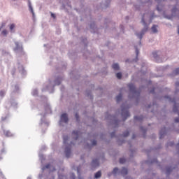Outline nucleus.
Listing matches in <instances>:
<instances>
[{"instance_id": "obj_1", "label": "nucleus", "mask_w": 179, "mask_h": 179, "mask_svg": "<svg viewBox=\"0 0 179 179\" xmlns=\"http://www.w3.org/2000/svg\"><path fill=\"white\" fill-rule=\"evenodd\" d=\"M64 139V145L66 146L65 148V154L66 157H71V146L72 145H75L73 142H70L69 143V137L68 136H64L63 137Z\"/></svg>"}, {"instance_id": "obj_2", "label": "nucleus", "mask_w": 179, "mask_h": 179, "mask_svg": "<svg viewBox=\"0 0 179 179\" xmlns=\"http://www.w3.org/2000/svg\"><path fill=\"white\" fill-rule=\"evenodd\" d=\"M141 23L143 26H144L143 29L141 31L140 34H136V35L137 36V37H138V38H140V40H142V37H143V34H145V33L148 31V26L146 24V22H145V17H143Z\"/></svg>"}, {"instance_id": "obj_3", "label": "nucleus", "mask_w": 179, "mask_h": 179, "mask_svg": "<svg viewBox=\"0 0 179 179\" xmlns=\"http://www.w3.org/2000/svg\"><path fill=\"white\" fill-rule=\"evenodd\" d=\"M129 88L130 90L129 97H131V94L133 95V97H136V96H139V92H137L135 90V85L133 84H129Z\"/></svg>"}, {"instance_id": "obj_4", "label": "nucleus", "mask_w": 179, "mask_h": 179, "mask_svg": "<svg viewBox=\"0 0 179 179\" xmlns=\"http://www.w3.org/2000/svg\"><path fill=\"white\" fill-rule=\"evenodd\" d=\"M128 108H129V107H125L124 106V105L122 106V117L124 118V121H125V120H127V118H128V117L129 116V112H128Z\"/></svg>"}, {"instance_id": "obj_5", "label": "nucleus", "mask_w": 179, "mask_h": 179, "mask_svg": "<svg viewBox=\"0 0 179 179\" xmlns=\"http://www.w3.org/2000/svg\"><path fill=\"white\" fill-rule=\"evenodd\" d=\"M15 47L14 48L15 52L19 53L23 51V47L22 46V43L19 42H15Z\"/></svg>"}, {"instance_id": "obj_6", "label": "nucleus", "mask_w": 179, "mask_h": 179, "mask_svg": "<svg viewBox=\"0 0 179 179\" xmlns=\"http://www.w3.org/2000/svg\"><path fill=\"white\" fill-rule=\"evenodd\" d=\"M62 122L68 124V115L66 113H64L61 115L59 124L62 125Z\"/></svg>"}, {"instance_id": "obj_7", "label": "nucleus", "mask_w": 179, "mask_h": 179, "mask_svg": "<svg viewBox=\"0 0 179 179\" xmlns=\"http://www.w3.org/2000/svg\"><path fill=\"white\" fill-rule=\"evenodd\" d=\"M72 136L74 141H76V142H78V141L80 140L79 136H80V131H73Z\"/></svg>"}, {"instance_id": "obj_8", "label": "nucleus", "mask_w": 179, "mask_h": 179, "mask_svg": "<svg viewBox=\"0 0 179 179\" xmlns=\"http://www.w3.org/2000/svg\"><path fill=\"white\" fill-rule=\"evenodd\" d=\"M112 68L114 71H120V65L117 63H114Z\"/></svg>"}, {"instance_id": "obj_9", "label": "nucleus", "mask_w": 179, "mask_h": 179, "mask_svg": "<svg viewBox=\"0 0 179 179\" xmlns=\"http://www.w3.org/2000/svg\"><path fill=\"white\" fill-rule=\"evenodd\" d=\"M93 167H97L99 166V159H93L92 162Z\"/></svg>"}, {"instance_id": "obj_10", "label": "nucleus", "mask_w": 179, "mask_h": 179, "mask_svg": "<svg viewBox=\"0 0 179 179\" xmlns=\"http://www.w3.org/2000/svg\"><path fill=\"white\" fill-rule=\"evenodd\" d=\"M121 174L122 176H127V174H128V169H127V168H122L121 171Z\"/></svg>"}, {"instance_id": "obj_11", "label": "nucleus", "mask_w": 179, "mask_h": 179, "mask_svg": "<svg viewBox=\"0 0 179 179\" xmlns=\"http://www.w3.org/2000/svg\"><path fill=\"white\" fill-rule=\"evenodd\" d=\"M122 99V95L121 94H120L119 95H117L116 96V101L117 103H120V101H121V99Z\"/></svg>"}, {"instance_id": "obj_12", "label": "nucleus", "mask_w": 179, "mask_h": 179, "mask_svg": "<svg viewBox=\"0 0 179 179\" xmlns=\"http://www.w3.org/2000/svg\"><path fill=\"white\" fill-rule=\"evenodd\" d=\"M118 173H120L118 168H115L112 172V174H113V176H117V174H118Z\"/></svg>"}, {"instance_id": "obj_13", "label": "nucleus", "mask_w": 179, "mask_h": 179, "mask_svg": "<svg viewBox=\"0 0 179 179\" xmlns=\"http://www.w3.org/2000/svg\"><path fill=\"white\" fill-rule=\"evenodd\" d=\"M101 177V171H99L95 173L94 178H100Z\"/></svg>"}, {"instance_id": "obj_14", "label": "nucleus", "mask_w": 179, "mask_h": 179, "mask_svg": "<svg viewBox=\"0 0 179 179\" xmlns=\"http://www.w3.org/2000/svg\"><path fill=\"white\" fill-rule=\"evenodd\" d=\"M151 29H152V33H157L158 31H157V25H153Z\"/></svg>"}, {"instance_id": "obj_15", "label": "nucleus", "mask_w": 179, "mask_h": 179, "mask_svg": "<svg viewBox=\"0 0 179 179\" xmlns=\"http://www.w3.org/2000/svg\"><path fill=\"white\" fill-rule=\"evenodd\" d=\"M20 72L22 75H26V71L24 70V69L22 66L20 67Z\"/></svg>"}, {"instance_id": "obj_16", "label": "nucleus", "mask_w": 179, "mask_h": 179, "mask_svg": "<svg viewBox=\"0 0 179 179\" xmlns=\"http://www.w3.org/2000/svg\"><path fill=\"white\" fill-rule=\"evenodd\" d=\"M29 10L31 12L33 16H34V10H33V7L31 6V3H29Z\"/></svg>"}, {"instance_id": "obj_17", "label": "nucleus", "mask_w": 179, "mask_h": 179, "mask_svg": "<svg viewBox=\"0 0 179 179\" xmlns=\"http://www.w3.org/2000/svg\"><path fill=\"white\" fill-rule=\"evenodd\" d=\"M4 135L6 136H13L12 133H10V131H4Z\"/></svg>"}, {"instance_id": "obj_18", "label": "nucleus", "mask_w": 179, "mask_h": 179, "mask_svg": "<svg viewBox=\"0 0 179 179\" xmlns=\"http://www.w3.org/2000/svg\"><path fill=\"white\" fill-rule=\"evenodd\" d=\"M1 35L5 36H8V31L6 29L3 30L1 31Z\"/></svg>"}, {"instance_id": "obj_19", "label": "nucleus", "mask_w": 179, "mask_h": 179, "mask_svg": "<svg viewBox=\"0 0 179 179\" xmlns=\"http://www.w3.org/2000/svg\"><path fill=\"white\" fill-rule=\"evenodd\" d=\"M116 77L117 78V79H121V78H122V73H116Z\"/></svg>"}, {"instance_id": "obj_20", "label": "nucleus", "mask_w": 179, "mask_h": 179, "mask_svg": "<svg viewBox=\"0 0 179 179\" xmlns=\"http://www.w3.org/2000/svg\"><path fill=\"white\" fill-rule=\"evenodd\" d=\"M45 110L48 114H50V113H51V107H50V106H48Z\"/></svg>"}, {"instance_id": "obj_21", "label": "nucleus", "mask_w": 179, "mask_h": 179, "mask_svg": "<svg viewBox=\"0 0 179 179\" xmlns=\"http://www.w3.org/2000/svg\"><path fill=\"white\" fill-rule=\"evenodd\" d=\"M55 85H61V80L60 79H57L55 81Z\"/></svg>"}, {"instance_id": "obj_22", "label": "nucleus", "mask_w": 179, "mask_h": 179, "mask_svg": "<svg viewBox=\"0 0 179 179\" xmlns=\"http://www.w3.org/2000/svg\"><path fill=\"white\" fill-rule=\"evenodd\" d=\"M45 169H51V165L50 164H47L45 166L42 168L43 171H44V170H45Z\"/></svg>"}, {"instance_id": "obj_23", "label": "nucleus", "mask_w": 179, "mask_h": 179, "mask_svg": "<svg viewBox=\"0 0 179 179\" xmlns=\"http://www.w3.org/2000/svg\"><path fill=\"white\" fill-rule=\"evenodd\" d=\"M125 162H126V159L124 158H120V163L121 164H124V163H125Z\"/></svg>"}, {"instance_id": "obj_24", "label": "nucleus", "mask_w": 179, "mask_h": 179, "mask_svg": "<svg viewBox=\"0 0 179 179\" xmlns=\"http://www.w3.org/2000/svg\"><path fill=\"white\" fill-rule=\"evenodd\" d=\"M166 99H168L170 101H172V103H175V106L177 104V102L176 101H175V99L171 101V98H170L169 96H167Z\"/></svg>"}, {"instance_id": "obj_25", "label": "nucleus", "mask_w": 179, "mask_h": 179, "mask_svg": "<svg viewBox=\"0 0 179 179\" xmlns=\"http://www.w3.org/2000/svg\"><path fill=\"white\" fill-rule=\"evenodd\" d=\"M13 29H15V24H12L10 25V30L13 31Z\"/></svg>"}, {"instance_id": "obj_26", "label": "nucleus", "mask_w": 179, "mask_h": 179, "mask_svg": "<svg viewBox=\"0 0 179 179\" xmlns=\"http://www.w3.org/2000/svg\"><path fill=\"white\" fill-rule=\"evenodd\" d=\"M5 96V91H0V97H3Z\"/></svg>"}, {"instance_id": "obj_27", "label": "nucleus", "mask_w": 179, "mask_h": 179, "mask_svg": "<svg viewBox=\"0 0 179 179\" xmlns=\"http://www.w3.org/2000/svg\"><path fill=\"white\" fill-rule=\"evenodd\" d=\"M128 135H129V132L128 131H126L124 134H123V136L124 138H126V136H128Z\"/></svg>"}, {"instance_id": "obj_28", "label": "nucleus", "mask_w": 179, "mask_h": 179, "mask_svg": "<svg viewBox=\"0 0 179 179\" xmlns=\"http://www.w3.org/2000/svg\"><path fill=\"white\" fill-rule=\"evenodd\" d=\"M77 173L78 174V178L79 179H83L82 177H80V172L79 168H78V169H77Z\"/></svg>"}, {"instance_id": "obj_29", "label": "nucleus", "mask_w": 179, "mask_h": 179, "mask_svg": "<svg viewBox=\"0 0 179 179\" xmlns=\"http://www.w3.org/2000/svg\"><path fill=\"white\" fill-rule=\"evenodd\" d=\"M173 73H175V75H178L179 74V68L176 69L174 71Z\"/></svg>"}, {"instance_id": "obj_30", "label": "nucleus", "mask_w": 179, "mask_h": 179, "mask_svg": "<svg viewBox=\"0 0 179 179\" xmlns=\"http://www.w3.org/2000/svg\"><path fill=\"white\" fill-rule=\"evenodd\" d=\"M32 95L33 96H37V90H34L32 91Z\"/></svg>"}, {"instance_id": "obj_31", "label": "nucleus", "mask_w": 179, "mask_h": 179, "mask_svg": "<svg viewBox=\"0 0 179 179\" xmlns=\"http://www.w3.org/2000/svg\"><path fill=\"white\" fill-rule=\"evenodd\" d=\"M52 89H54L53 86H48L46 87V90H52Z\"/></svg>"}, {"instance_id": "obj_32", "label": "nucleus", "mask_w": 179, "mask_h": 179, "mask_svg": "<svg viewBox=\"0 0 179 179\" xmlns=\"http://www.w3.org/2000/svg\"><path fill=\"white\" fill-rule=\"evenodd\" d=\"M96 143H97V141H96L95 140L92 141V146H95V145H96Z\"/></svg>"}, {"instance_id": "obj_33", "label": "nucleus", "mask_w": 179, "mask_h": 179, "mask_svg": "<svg viewBox=\"0 0 179 179\" xmlns=\"http://www.w3.org/2000/svg\"><path fill=\"white\" fill-rule=\"evenodd\" d=\"M51 17H53V19H55V14L51 13Z\"/></svg>"}, {"instance_id": "obj_34", "label": "nucleus", "mask_w": 179, "mask_h": 179, "mask_svg": "<svg viewBox=\"0 0 179 179\" xmlns=\"http://www.w3.org/2000/svg\"><path fill=\"white\" fill-rule=\"evenodd\" d=\"M136 54L138 55L139 54V50H138V48H136Z\"/></svg>"}, {"instance_id": "obj_35", "label": "nucleus", "mask_w": 179, "mask_h": 179, "mask_svg": "<svg viewBox=\"0 0 179 179\" xmlns=\"http://www.w3.org/2000/svg\"><path fill=\"white\" fill-rule=\"evenodd\" d=\"M173 111L174 113H176V111H178L177 108H176V106L173 107Z\"/></svg>"}, {"instance_id": "obj_36", "label": "nucleus", "mask_w": 179, "mask_h": 179, "mask_svg": "<svg viewBox=\"0 0 179 179\" xmlns=\"http://www.w3.org/2000/svg\"><path fill=\"white\" fill-rule=\"evenodd\" d=\"M76 118L78 121V120H79V115H78V113L76 114Z\"/></svg>"}, {"instance_id": "obj_37", "label": "nucleus", "mask_w": 179, "mask_h": 179, "mask_svg": "<svg viewBox=\"0 0 179 179\" xmlns=\"http://www.w3.org/2000/svg\"><path fill=\"white\" fill-rule=\"evenodd\" d=\"M157 10L158 12H160V10H162V9H160V8H159V6L157 7Z\"/></svg>"}, {"instance_id": "obj_38", "label": "nucleus", "mask_w": 179, "mask_h": 179, "mask_svg": "<svg viewBox=\"0 0 179 179\" xmlns=\"http://www.w3.org/2000/svg\"><path fill=\"white\" fill-rule=\"evenodd\" d=\"M71 179H75V174L73 173V174L71 175Z\"/></svg>"}, {"instance_id": "obj_39", "label": "nucleus", "mask_w": 179, "mask_h": 179, "mask_svg": "<svg viewBox=\"0 0 179 179\" xmlns=\"http://www.w3.org/2000/svg\"><path fill=\"white\" fill-rule=\"evenodd\" d=\"M176 10H177V8L175 7L173 8L172 12H176Z\"/></svg>"}, {"instance_id": "obj_40", "label": "nucleus", "mask_w": 179, "mask_h": 179, "mask_svg": "<svg viewBox=\"0 0 179 179\" xmlns=\"http://www.w3.org/2000/svg\"><path fill=\"white\" fill-rule=\"evenodd\" d=\"M134 119H135V120H140V119L138 117V116H135V117H134Z\"/></svg>"}, {"instance_id": "obj_41", "label": "nucleus", "mask_w": 179, "mask_h": 179, "mask_svg": "<svg viewBox=\"0 0 179 179\" xmlns=\"http://www.w3.org/2000/svg\"><path fill=\"white\" fill-rule=\"evenodd\" d=\"M2 27H3V25H1V27H0V31L2 29Z\"/></svg>"}, {"instance_id": "obj_42", "label": "nucleus", "mask_w": 179, "mask_h": 179, "mask_svg": "<svg viewBox=\"0 0 179 179\" xmlns=\"http://www.w3.org/2000/svg\"><path fill=\"white\" fill-rule=\"evenodd\" d=\"M107 118H113V116L109 115Z\"/></svg>"}, {"instance_id": "obj_43", "label": "nucleus", "mask_w": 179, "mask_h": 179, "mask_svg": "<svg viewBox=\"0 0 179 179\" xmlns=\"http://www.w3.org/2000/svg\"><path fill=\"white\" fill-rule=\"evenodd\" d=\"M43 177V175H39V178H41Z\"/></svg>"}, {"instance_id": "obj_44", "label": "nucleus", "mask_w": 179, "mask_h": 179, "mask_svg": "<svg viewBox=\"0 0 179 179\" xmlns=\"http://www.w3.org/2000/svg\"><path fill=\"white\" fill-rule=\"evenodd\" d=\"M111 136H114V133H112V134H111Z\"/></svg>"}, {"instance_id": "obj_45", "label": "nucleus", "mask_w": 179, "mask_h": 179, "mask_svg": "<svg viewBox=\"0 0 179 179\" xmlns=\"http://www.w3.org/2000/svg\"><path fill=\"white\" fill-rule=\"evenodd\" d=\"M108 177H111V173H109V174H108Z\"/></svg>"}, {"instance_id": "obj_46", "label": "nucleus", "mask_w": 179, "mask_h": 179, "mask_svg": "<svg viewBox=\"0 0 179 179\" xmlns=\"http://www.w3.org/2000/svg\"><path fill=\"white\" fill-rule=\"evenodd\" d=\"M15 89H19V87L17 86H15Z\"/></svg>"}, {"instance_id": "obj_47", "label": "nucleus", "mask_w": 179, "mask_h": 179, "mask_svg": "<svg viewBox=\"0 0 179 179\" xmlns=\"http://www.w3.org/2000/svg\"><path fill=\"white\" fill-rule=\"evenodd\" d=\"M27 179H31V178H30V177H28V178H27Z\"/></svg>"}, {"instance_id": "obj_48", "label": "nucleus", "mask_w": 179, "mask_h": 179, "mask_svg": "<svg viewBox=\"0 0 179 179\" xmlns=\"http://www.w3.org/2000/svg\"><path fill=\"white\" fill-rule=\"evenodd\" d=\"M2 174V172L0 171V176Z\"/></svg>"}, {"instance_id": "obj_49", "label": "nucleus", "mask_w": 179, "mask_h": 179, "mask_svg": "<svg viewBox=\"0 0 179 179\" xmlns=\"http://www.w3.org/2000/svg\"><path fill=\"white\" fill-rule=\"evenodd\" d=\"M13 2H15L16 0H12Z\"/></svg>"}, {"instance_id": "obj_50", "label": "nucleus", "mask_w": 179, "mask_h": 179, "mask_svg": "<svg viewBox=\"0 0 179 179\" xmlns=\"http://www.w3.org/2000/svg\"><path fill=\"white\" fill-rule=\"evenodd\" d=\"M152 22V20H150V23H151Z\"/></svg>"}, {"instance_id": "obj_51", "label": "nucleus", "mask_w": 179, "mask_h": 179, "mask_svg": "<svg viewBox=\"0 0 179 179\" xmlns=\"http://www.w3.org/2000/svg\"><path fill=\"white\" fill-rule=\"evenodd\" d=\"M168 173H170V171H169V170H168Z\"/></svg>"}, {"instance_id": "obj_52", "label": "nucleus", "mask_w": 179, "mask_h": 179, "mask_svg": "<svg viewBox=\"0 0 179 179\" xmlns=\"http://www.w3.org/2000/svg\"><path fill=\"white\" fill-rule=\"evenodd\" d=\"M42 91H43V92H44V91H45V90H42Z\"/></svg>"}, {"instance_id": "obj_53", "label": "nucleus", "mask_w": 179, "mask_h": 179, "mask_svg": "<svg viewBox=\"0 0 179 179\" xmlns=\"http://www.w3.org/2000/svg\"><path fill=\"white\" fill-rule=\"evenodd\" d=\"M53 170H55V168H53Z\"/></svg>"}, {"instance_id": "obj_54", "label": "nucleus", "mask_w": 179, "mask_h": 179, "mask_svg": "<svg viewBox=\"0 0 179 179\" xmlns=\"http://www.w3.org/2000/svg\"><path fill=\"white\" fill-rule=\"evenodd\" d=\"M160 134L162 135V132H160Z\"/></svg>"}, {"instance_id": "obj_55", "label": "nucleus", "mask_w": 179, "mask_h": 179, "mask_svg": "<svg viewBox=\"0 0 179 179\" xmlns=\"http://www.w3.org/2000/svg\"><path fill=\"white\" fill-rule=\"evenodd\" d=\"M178 34H179V31H178Z\"/></svg>"}, {"instance_id": "obj_56", "label": "nucleus", "mask_w": 179, "mask_h": 179, "mask_svg": "<svg viewBox=\"0 0 179 179\" xmlns=\"http://www.w3.org/2000/svg\"><path fill=\"white\" fill-rule=\"evenodd\" d=\"M125 179H127V178H125Z\"/></svg>"}]
</instances>
